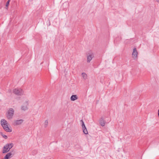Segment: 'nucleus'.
Returning <instances> with one entry per match:
<instances>
[{
  "label": "nucleus",
  "instance_id": "1",
  "mask_svg": "<svg viewBox=\"0 0 159 159\" xmlns=\"http://www.w3.org/2000/svg\"><path fill=\"white\" fill-rule=\"evenodd\" d=\"M1 124L3 129L6 132H11L12 129L9 127L7 121L4 119H2L1 120Z\"/></svg>",
  "mask_w": 159,
  "mask_h": 159
},
{
  "label": "nucleus",
  "instance_id": "2",
  "mask_svg": "<svg viewBox=\"0 0 159 159\" xmlns=\"http://www.w3.org/2000/svg\"><path fill=\"white\" fill-rule=\"evenodd\" d=\"M14 113V110L12 108H10L8 111L7 114V118L10 119L12 118Z\"/></svg>",
  "mask_w": 159,
  "mask_h": 159
},
{
  "label": "nucleus",
  "instance_id": "3",
  "mask_svg": "<svg viewBox=\"0 0 159 159\" xmlns=\"http://www.w3.org/2000/svg\"><path fill=\"white\" fill-rule=\"evenodd\" d=\"M13 93L17 95H21L23 94V91L20 88H16L13 90Z\"/></svg>",
  "mask_w": 159,
  "mask_h": 159
},
{
  "label": "nucleus",
  "instance_id": "4",
  "mask_svg": "<svg viewBox=\"0 0 159 159\" xmlns=\"http://www.w3.org/2000/svg\"><path fill=\"white\" fill-rule=\"evenodd\" d=\"M138 56V52L136 48H134L132 54V57L134 60H136Z\"/></svg>",
  "mask_w": 159,
  "mask_h": 159
},
{
  "label": "nucleus",
  "instance_id": "5",
  "mask_svg": "<svg viewBox=\"0 0 159 159\" xmlns=\"http://www.w3.org/2000/svg\"><path fill=\"white\" fill-rule=\"evenodd\" d=\"M94 57V54L93 53H91L87 56V62H89Z\"/></svg>",
  "mask_w": 159,
  "mask_h": 159
},
{
  "label": "nucleus",
  "instance_id": "6",
  "mask_svg": "<svg viewBox=\"0 0 159 159\" xmlns=\"http://www.w3.org/2000/svg\"><path fill=\"white\" fill-rule=\"evenodd\" d=\"M28 102H25V105H23L21 107V109L22 110L25 111L27 110L28 107H27V105H28Z\"/></svg>",
  "mask_w": 159,
  "mask_h": 159
},
{
  "label": "nucleus",
  "instance_id": "7",
  "mask_svg": "<svg viewBox=\"0 0 159 159\" xmlns=\"http://www.w3.org/2000/svg\"><path fill=\"white\" fill-rule=\"evenodd\" d=\"M23 120L22 119L17 120L15 121V124L16 125H21L23 122Z\"/></svg>",
  "mask_w": 159,
  "mask_h": 159
},
{
  "label": "nucleus",
  "instance_id": "8",
  "mask_svg": "<svg viewBox=\"0 0 159 159\" xmlns=\"http://www.w3.org/2000/svg\"><path fill=\"white\" fill-rule=\"evenodd\" d=\"M10 150L8 147H7V145H5L3 147V153H5L8 152Z\"/></svg>",
  "mask_w": 159,
  "mask_h": 159
},
{
  "label": "nucleus",
  "instance_id": "9",
  "mask_svg": "<svg viewBox=\"0 0 159 159\" xmlns=\"http://www.w3.org/2000/svg\"><path fill=\"white\" fill-rule=\"evenodd\" d=\"M70 100L72 101H74L78 99V97L77 95H72L70 97Z\"/></svg>",
  "mask_w": 159,
  "mask_h": 159
},
{
  "label": "nucleus",
  "instance_id": "10",
  "mask_svg": "<svg viewBox=\"0 0 159 159\" xmlns=\"http://www.w3.org/2000/svg\"><path fill=\"white\" fill-rule=\"evenodd\" d=\"M83 131L85 134H87L88 132L85 126L82 127Z\"/></svg>",
  "mask_w": 159,
  "mask_h": 159
},
{
  "label": "nucleus",
  "instance_id": "11",
  "mask_svg": "<svg viewBox=\"0 0 159 159\" xmlns=\"http://www.w3.org/2000/svg\"><path fill=\"white\" fill-rule=\"evenodd\" d=\"M100 123L101 125L104 126L105 125V123L103 120L101 119L100 121Z\"/></svg>",
  "mask_w": 159,
  "mask_h": 159
},
{
  "label": "nucleus",
  "instance_id": "12",
  "mask_svg": "<svg viewBox=\"0 0 159 159\" xmlns=\"http://www.w3.org/2000/svg\"><path fill=\"white\" fill-rule=\"evenodd\" d=\"M7 147L9 148L10 150L11 148L13 146V144L12 143H9L6 144Z\"/></svg>",
  "mask_w": 159,
  "mask_h": 159
},
{
  "label": "nucleus",
  "instance_id": "13",
  "mask_svg": "<svg viewBox=\"0 0 159 159\" xmlns=\"http://www.w3.org/2000/svg\"><path fill=\"white\" fill-rule=\"evenodd\" d=\"M82 75L84 79L85 80L87 79V76L86 74L84 73H82Z\"/></svg>",
  "mask_w": 159,
  "mask_h": 159
},
{
  "label": "nucleus",
  "instance_id": "14",
  "mask_svg": "<svg viewBox=\"0 0 159 159\" xmlns=\"http://www.w3.org/2000/svg\"><path fill=\"white\" fill-rule=\"evenodd\" d=\"M38 153V151L37 150L35 149L33 150L32 152V154L33 155H36Z\"/></svg>",
  "mask_w": 159,
  "mask_h": 159
},
{
  "label": "nucleus",
  "instance_id": "15",
  "mask_svg": "<svg viewBox=\"0 0 159 159\" xmlns=\"http://www.w3.org/2000/svg\"><path fill=\"white\" fill-rule=\"evenodd\" d=\"M48 120H46L44 122V127H47V126L48 125Z\"/></svg>",
  "mask_w": 159,
  "mask_h": 159
},
{
  "label": "nucleus",
  "instance_id": "16",
  "mask_svg": "<svg viewBox=\"0 0 159 159\" xmlns=\"http://www.w3.org/2000/svg\"><path fill=\"white\" fill-rule=\"evenodd\" d=\"M80 122H81L82 123V127H85V125H84V123L83 121V120H80Z\"/></svg>",
  "mask_w": 159,
  "mask_h": 159
},
{
  "label": "nucleus",
  "instance_id": "17",
  "mask_svg": "<svg viewBox=\"0 0 159 159\" xmlns=\"http://www.w3.org/2000/svg\"><path fill=\"white\" fill-rule=\"evenodd\" d=\"M10 1V0H8V1L7 2L6 5V7H8V6L9 5Z\"/></svg>",
  "mask_w": 159,
  "mask_h": 159
},
{
  "label": "nucleus",
  "instance_id": "18",
  "mask_svg": "<svg viewBox=\"0 0 159 159\" xmlns=\"http://www.w3.org/2000/svg\"><path fill=\"white\" fill-rule=\"evenodd\" d=\"M3 136L5 139H7V136L6 135H4Z\"/></svg>",
  "mask_w": 159,
  "mask_h": 159
},
{
  "label": "nucleus",
  "instance_id": "19",
  "mask_svg": "<svg viewBox=\"0 0 159 159\" xmlns=\"http://www.w3.org/2000/svg\"><path fill=\"white\" fill-rule=\"evenodd\" d=\"M158 115L159 117V109L158 110Z\"/></svg>",
  "mask_w": 159,
  "mask_h": 159
},
{
  "label": "nucleus",
  "instance_id": "20",
  "mask_svg": "<svg viewBox=\"0 0 159 159\" xmlns=\"http://www.w3.org/2000/svg\"><path fill=\"white\" fill-rule=\"evenodd\" d=\"M11 90H9V92H10V93H11Z\"/></svg>",
  "mask_w": 159,
  "mask_h": 159
}]
</instances>
